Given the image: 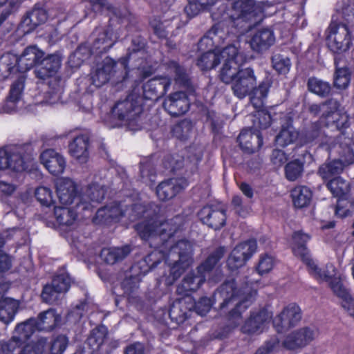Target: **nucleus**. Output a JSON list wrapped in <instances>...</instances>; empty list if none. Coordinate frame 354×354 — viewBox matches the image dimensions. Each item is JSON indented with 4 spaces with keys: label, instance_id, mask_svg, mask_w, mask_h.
Returning <instances> with one entry per match:
<instances>
[{
    "label": "nucleus",
    "instance_id": "f03ea898",
    "mask_svg": "<svg viewBox=\"0 0 354 354\" xmlns=\"http://www.w3.org/2000/svg\"><path fill=\"white\" fill-rule=\"evenodd\" d=\"M225 58L220 72V78L225 84H231L233 94L243 99L257 86V77L251 67L241 68L245 57L234 45H230L223 49L221 54Z\"/></svg>",
    "mask_w": 354,
    "mask_h": 354
},
{
    "label": "nucleus",
    "instance_id": "3c124183",
    "mask_svg": "<svg viewBox=\"0 0 354 354\" xmlns=\"http://www.w3.org/2000/svg\"><path fill=\"white\" fill-rule=\"evenodd\" d=\"M253 126L252 129L257 131L258 129H264L268 128L271 122L270 115L265 110H257L253 115Z\"/></svg>",
    "mask_w": 354,
    "mask_h": 354
},
{
    "label": "nucleus",
    "instance_id": "f3484780",
    "mask_svg": "<svg viewBox=\"0 0 354 354\" xmlns=\"http://www.w3.org/2000/svg\"><path fill=\"white\" fill-rule=\"evenodd\" d=\"M163 106L171 115L180 116L188 111L189 102L185 93L176 92L165 99Z\"/></svg>",
    "mask_w": 354,
    "mask_h": 354
},
{
    "label": "nucleus",
    "instance_id": "4468645a",
    "mask_svg": "<svg viewBox=\"0 0 354 354\" xmlns=\"http://www.w3.org/2000/svg\"><path fill=\"white\" fill-rule=\"evenodd\" d=\"M171 83L167 76H157L143 85V95L146 99L156 100L166 94Z\"/></svg>",
    "mask_w": 354,
    "mask_h": 354
},
{
    "label": "nucleus",
    "instance_id": "09e8293b",
    "mask_svg": "<svg viewBox=\"0 0 354 354\" xmlns=\"http://www.w3.org/2000/svg\"><path fill=\"white\" fill-rule=\"evenodd\" d=\"M303 171V163L299 160H294L288 162L285 167L286 178L289 181H295L301 176Z\"/></svg>",
    "mask_w": 354,
    "mask_h": 354
},
{
    "label": "nucleus",
    "instance_id": "473e14b6",
    "mask_svg": "<svg viewBox=\"0 0 354 354\" xmlns=\"http://www.w3.org/2000/svg\"><path fill=\"white\" fill-rule=\"evenodd\" d=\"M130 252L131 248L129 245L108 248L102 250L100 257L106 263L113 265L122 261Z\"/></svg>",
    "mask_w": 354,
    "mask_h": 354
},
{
    "label": "nucleus",
    "instance_id": "0eeeda50",
    "mask_svg": "<svg viewBox=\"0 0 354 354\" xmlns=\"http://www.w3.org/2000/svg\"><path fill=\"white\" fill-rule=\"evenodd\" d=\"M304 262L308 266L309 273L319 281L328 282L334 294L335 289H339L338 286H339V289L345 288L342 283L340 278L337 277L336 269L332 263H328L320 268L310 257L309 258L305 257Z\"/></svg>",
    "mask_w": 354,
    "mask_h": 354
},
{
    "label": "nucleus",
    "instance_id": "bf43d9fd",
    "mask_svg": "<svg viewBox=\"0 0 354 354\" xmlns=\"http://www.w3.org/2000/svg\"><path fill=\"white\" fill-rule=\"evenodd\" d=\"M35 194L38 201L43 205L48 207L54 203L53 192L47 187H39L36 189Z\"/></svg>",
    "mask_w": 354,
    "mask_h": 354
},
{
    "label": "nucleus",
    "instance_id": "69168bd1",
    "mask_svg": "<svg viewBox=\"0 0 354 354\" xmlns=\"http://www.w3.org/2000/svg\"><path fill=\"white\" fill-rule=\"evenodd\" d=\"M66 346V337L64 335H59L51 343L50 354H63Z\"/></svg>",
    "mask_w": 354,
    "mask_h": 354
},
{
    "label": "nucleus",
    "instance_id": "7c9ffc66",
    "mask_svg": "<svg viewBox=\"0 0 354 354\" xmlns=\"http://www.w3.org/2000/svg\"><path fill=\"white\" fill-rule=\"evenodd\" d=\"M238 141L241 147L248 153H253L263 144L261 136L257 133H252L249 130H243L239 137Z\"/></svg>",
    "mask_w": 354,
    "mask_h": 354
},
{
    "label": "nucleus",
    "instance_id": "dca6fc26",
    "mask_svg": "<svg viewBox=\"0 0 354 354\" xmlns=\"http://www.w3.org/2000/svg\"><path fill=\"white\" fill-rule=\"evenodd\" d=\"M198 216L203 223L216 230L221 229L225 224V211L213 205L202 208Z\"/></svg>",
    "mask_w": 354,
    "mask_h": 354
},
{
    "label": "nucleus",
    "instance_id": "bb28decb",
    "mask_svg": "<svg viewBox=\"0 0 354 354\" xmlns=\"http://www.w3.org/2000/svg\"><path fill=\"white\" fill-rule=\"evenodd\" d=\"M24 88V78L20 77L11 85L9 95L3 106L5 112L12 113L17 111L18 105L21 102Z\"/></svg>",
    "mask_w": 354,
    "mask_h": 354
},
{
    "label": "nucleus",
    "instance_id": "39448f33",
    "mask_svg": "<svg viewBox=\"0 0 354 354\" xmlns=\"http://www.w3.org/2000/svg\"><path fill=\"white\" fill-rule=\"evenodd\" d=\"M30 151L28 145H9L0 149V170L24 171L27 168Z\"/></svg>",
    "mask_w": 354,
    "mask_h": 354
},
{
    "label": "nucleus",
    "instance_id": "a19ab883",
    "mask_svg": "<svg viewBox=\"0 0 354 354\" xmlns=\"http://www.w3.org/2000/svg\"><path fill=\"white\" fill-rule=\"evenodd\" d=\"M35 319L31 318L24 323L18 324L15 330L13 337H17V339L24 344L33 334L37 327L35 326Z\"/></svg>",
    "mask_w": 354,
    "mask_h": 354
},
{
    "label": "nucleus",
    "instance_id": "49530a36",
    "mask_svg": "<svg viewBox=\"0 0 354 354\" xmlns=\"http://www.w3.org/2000/svg\"><path fill=\"white\" fill-rule=\"evenodd\" d=\"M308 88L310 92L322 97L328 95L331 90L330 85L328 82L316 77H310L308 79Z\"/></svg>",
    "mask_w": 354,
    "mask_h": 354
},
{
    "label": "nucleus",
    "instance_id": "603ef678",
    "mask_svg": "<svg viewBox=\"0 0 354 354\" xmlns=\"http://www.w3.org/2000/svg\"><path fill=\"white\" fill-rule=\"evenodd\" d=\"M339 288V286H338ZM335 295L342 299V306L348 312V313L354 317V299L352 298L348 290L335 289Z\"/></svg>",
    "mask_w": 354,
    "mask_h": 354
},
{
    "label": "nucleus",
    "instance_id": "f257e3e1",
    "mask_svg": "<svg viewBox=\"0 0 354 354\" xmlns=\"http://www.w3.org/2000/svg\"><path fill=\"white\" fill-rule=\"evenodd\" d=\"M131 220L144 217L146 220L136 224L135 229L143 240L159 239L163 241L160 249H155L140 262L143 274L155 268L162 259L169 267V275L166 283L172 285L193 263V245L187 240H180L165 251L170 239L176 232L177 227L171 226L168 221L162 222L152 216V211L142 204L136 203L129 209Z\"/></svg>",
    "mask_w": 354,
    "mask_h": 354
},
{
    "label": "nucleus",
    "instance_id": "5fc2aeb1",
    "mask_svg": "<svg viewBox=\"0 0 354 354\" xmlns=\"http://www.w3.org/2000/svg\"><path fill=\"white\" fill-rule=\"evenodd\" d=\"M192 300L191 297H185L175 301L171 306L169 312L171 319L176 321L183 319L186 315V312L182 308L187 301H191Z\"/></svg>",
    "mask_w": 354,
    "mask_h": 354
},
{
    "label": "nucleus",
    "instance_id": "ddd939ff",
    "mask_svg": "<svg viewBox=\"0 0 354 354\" xmlns=\"http://www.w3.org/2000/svg\"><path fill=\"white\" fill-rule=\"evenodd\" d=\"M301 319V311L299 306L290 304L273 319V325L279 333L295 326Z\"/></svg>",
    "mask_w": 354,
    "mask_h": 354
},
{
    "label": "nucleus",
    "instance_id": "5701e85b",
    "mask_svg": "<svg viewBox=\"0 0 354 354\" xmlns=\"http://www.w3.org/2000/svg\"><path fill=\"white\" fill-rule=\"evenodd\" d=\"M89 138L86 135L75 137L68 145L70 155L80 163H85L89 158Z\"/></svg>",
    "mask_w": 354,
    "mask_h": 354
},
{
    "label": "nucleus",
    "instance_id": "79ce46f5",
    "mask_svg": "<svg viewBox=\"0 0 354 354\" xmlns=\"http://www.w3.org/2000/svg\"><path fill=\"white\" fill-rule=\"evenodd\" d=\"M326 186L336 197H342L347 194L350 191V183L340 176L331 178L326 183Z\"/></svg>",
    "mask_w": 354,
    "mask_h": 354
},
{
    "label": "nucleus",
    "instance_id": "c9c22d12",
    "mask_svg": "<svg viewBox=\"0 0 354 354\" xmlns=\"http://www.w3.org/2000/svg\"><path fill=\"white\" fill-rule=\"evenodd\" d=\"M324 138V133L321 129L320 124L318 122H315L301 133L299 140L302 145L322 143Z\"/></svg>",
    "mask_w": 354,
    "mask_h": 354
},
{
    "label": "nucleus",
    "instance_id": "f704fd0d",
    "mask_svg": "<svg viewBox=\"0 0 354 354\" xmlns=\"http://www.w3.org/2000/svg\"><path fill=\"white\" fill-rule=\"evenodd\" d=\"M48 17L47 11L44 8L35 6L27 13L23 20V24L28 27V30H34L38 26L44 24Z\"/></svg>",
    "mask_w": 354,
    "mask_h": 354
},
{
    "label": "nucleus",
    "instance_id": "ea45409f",
    "mask_svg": "<svg viewBox=\"0 0 354 354\" xmlns=\"http://www.w3.org/2000/svg\"><path fill=\"white\" fill-rule=\"evenodd\" d=\"M54 214L57 223L62 226L74 227L76 225L77 213L69 207H55Z\"/></svg>",
    "mask_w": 354,
    "mask_h": 354
},
{
    "label": "nucleus",
    "instance_id": "e2e57ef3",
    "mask_svg": "<svg viewBox=\"0 0 354 354\" xmlns=\"http://www.w3.org/2000/svg\"><path fill=\"white\" fill-rule=\"evenodd\" d=\"M170 69L175 73V80L180 84L186 85L188 83V77L185 69L175 62H171Z\"/></svg>",
    "mask_w": 354,
    "mask_h": 354
},
{
    "label": "nucleus",
    "instance_id": "393cba45",
    "mask_svg": "<svg viewBox=\"0 0 354 354\" xmlns=\"http://www.w3.org/2000/svg\"><path fill=\"white\" fill-rule=\"evenodd\" d=\"M59 202L63 205L71 204L77 197V185L70 178H61L56 183Z\"/></svg>",
    "mask_w": 354,
    "mask_h": 354
},
{
    "label": "nucleus",
    "instance_id": "0e129e2a",
    "mask_svg": "<svg viewBox=\"0 0 354 354\" xmlns=\"http://www.w3.org/2000/svg\"><path fill=\"white\" fill-rule=\"evenodd\" d=\"M149 352L148 346L140 342L129 344L124 349V354H147Z\"/></svg>",
    "mask_w": 354,
    "mask_h": 354
},
{
    "label": "nucleus",
    "instance_id": "2f4dec72",
    "mask_svg": "<svg viewBox=\"0 0 354 354\" xmlns=\"http://www.w3.org/2000/svg\"><path fill=\"white\" fill-rule=\"evenodd\" d=\"M19 307L17 300L5 297L0 293V321L8 324L14 319L15 315Z\"/></svg>",
    "mask_w": 354,
    "mask_h": 354
},
{
    "label": "nucleus",
    "instance_id": "4d7b16f0",
    "mask_svg": "<svg viewBox=\"0 0 354 354\" xmlns=\"http://www.w3.org/2000/svg\"><path fill=\"white\" fill-rule=\"evenodd\" d=\"M71 278L66 273H62L55 276L50 285L57 288L63 295L66 293L71 286Z\"/></svg>",
    "mask_w": 354,
    "mask_h": 354
},
{
    "label": "nucleus",
    "instance_id": "7ed1b4c3",
    "mask_svg": "<svg viewBox=\"0 0 354 354\" xmlns=\"http://www.w3.org/2000/svg\"><path fill=\"white\" fill-rule=\"evenodd\" d=\"M268 6V3L254 0H234L230 9L226 10V6L222 5L218 13H213V17L219 21H230L235 26L246 30L262 21Z\"/></svg>",
    "mask_w": 354,
    "mask_h": 354
},
{
    "label": "nucleus",
    "instance_id": "6e6d98bb",
    "mask_svg": "<svg viewBox=\"0 0 354 354\" xmlns=\"http://www.w3.org/2000/svg\"><path fill=\"white\" fill-rule=\"evenodd\" d=\"M273 68L281 74H286L290 68V61L289 58L280 54H276L272 57Z\"/></svg>",
    "mask_w": 354,
    "mask_h": 354
},
{
    "label": "nucleus",
    "instance_id": "2eb2a0df",
    "mask_svg": "<svg viewBox=\"0 0 354 354\" xmlns=\"http://www.w3.org/2000/svg\"><path fill=\"white\" fill-rule=\"evenodd\" d=\"M354 161V156L348 151V158L342 157L341 159H335L332 161L322 164L318 169L317 174L326 183L331 178H335L342 172L346 165Z\"/></svg>",
    "mask_w": 354,
    "mask_h": 354
},
{
    "label": "nucleus",
    "instance_id": "338daca9",
    "mask_svg": "<svg viewBox=\"0 0 354 354\" xmlns=\"http://www.w3.org/2000/svg\"><path fill=\"white\" fill-rule=\"evenodd\" d=\"M274 259L271 256L263 255L260 257L257 271L260 274L269 272L273 268Z\"/></svg>",
    "mask_w": 354,
    "mask_h": 354
},
{
    "label": "nucleus",
    "instance_id": "20e7f679",
    "mask_svg": "<svg viewBox=\"0 0 354 354\" xmlns=\"http://www.w3.org/2000/svg\"><path fill=\"white\" fill-rule=\"evenodd\" d=\"M249 286L242 291L236 289L234 280L224 282L214 292L213 298L215 303H218L220 310L225 313L234 306L227 315L228 326L230 328L237 327L241 321V307L244 304L243 310L247 308L250 299L256 295Z\"/></svg>",
    "mask_w": 354,
    "mask_h": 354
},
{
    "label": "nucleus",
    "instance_id": "774afa93",
    "mask_svg": "<svg viewBox=\"0 0 354 354\" xmlns=\"http://www.w3.org/2000/svg\"><path fill=\"white\" fill-rule=\"evenodd\" d=\"M333 118H335V127L339 130L344 131L349 126V115L346 113H341L337 111V113H335Z\"/></svg>",
    "mask_w": 354,
    "mask_h": 354
},
{
    "label": "nucleus",
    "instance_id": "e433bc0d",
    "mask_svg": "<svg viewBox=\"0 0 354 354\" xmlns=\"http://www.w3.org/2000/svg\"><path fill=\"white\" fill-rule=\"evenodd\" d=\"M35 326L39 330H50L53 329L59 321V317L53 309H48L41 313L35 319Z\"/></svg>",
    "mask_w": 354,
    "mask_h": 354
},
{
    "label": "nucleus",
    "instance_id": "8fccbe9b",
    "mask_svg": "<svg viewBox=\"0 0 354 354\" xmlns=\"http://www.w3.org/2000/svg\"><path fill=\"white\" fill-rule=\"evenodd\" d=\"M151 26L153 28V33L160 39L167 38L169 32L172 28L171 21L169 20H160L159 19H153L151 21Z\"/></svg>",
    "mask_w": 354,
    "mask_h": 354
},
{
    "label": "nucleus",
    "instance_id": "9b49d317",
    "mask_svg": "<svg viewBox=\"0 0 354 354\" xmlns=\"http://www.w3.org/2000/svg\"><path fill=\"white\" fill-rule=\"evenodd\" d=\"M272 317V313L265 308L252 311L242 325L241 330L249 335H259L264 331Z\"/></svg>",
    "mask_w": 354,
    "mask_h": 354
},
{
    "label": "nucleus",
    "instance_id": "13d9d810",
    "mask_svg": "<svg viewBox=\"0 0 354 354\" xmlns=\"http://www.w3.org/2000/svg\"><path fill=\"white\" fill-rule=\"evenodd\" d=\"M63 294L50 284L45 286L41 293V298L46 303L53 304L56 303Z\"/></svg>",
    "mask_w": 354,
    "mask_h": 354
},
{
    "label": "nucleus",
    "instance_id": "6e6552de",
    "mask_svg": "<svg viewBox=\"0 0 354 354\" xmlns=\"http://www.w3.org/2000/svg\"><path fill=\"white\" fill-rule=\"evenodd\" d=\"M142 109L137 99L132 95L118 102L112 109V115L121 123L129 124L142 113Z\"/></svg>",
    "mask_w": 354,
    "mask_h": 354
},
{
    "label": "nucleus",
    "instance_id": "a211bd4d",
    "mask_svg": "<svg viewBox=\"0 0 354 354\" xmlns=\"http://www.w3.org/2000/svg\"><path fill=\"white\" fill-rule=\"evenodd\" d=\"M183 178H171L160 183L156 188V194L161 201H168L187 187Z\"/></svg>",
    "mask_w": 354,
    "mask_h": 354
},
{
    "label": "nucleus",
    "instance_id": "37998d69",
    "mask_svg": "<svg viewBox=\"0 0 354 354\" xmlns=\"http://www.w3.org/2000/svg\"><path fill=\"white\" fill-rule=\"evenodd\" d=\"M225 253V249L224 247L216 248L203 263L198 266V272L203 273L206 276V274L212 270L220 259L224 256Z\"/></svg>",
    "mask_w": 354,
    "mask_h": 354
},
{
    "label": "nucleus",
    "instance_id": "a18cd8bd",
    "mask_svg": "<svg viewBox=\"0 0 354 354\" xmlns=\"http://www.w3.org/2000/svg\"><path fill=\"white\" fill-rule=\"evenodd\" d=\"M106 335L107 329L106 327L102 326L96 328L91 331V335L88 337L87 344L93 351H97L104 344Z\"/></svg>",
    "mask_w": 354,
    "mask_h": 354
},
{
    "label": "nucleus",
    "instance_id": "cd10ccee",
    "mask_svg": "<svg viewBox=\"0 0 354 354\" xmlns=\"http://www.w3.org/2000/svg\"><path fill=\"white\" fill-rule=\"evenodd\" d=\"M44 53L36 46L27 47L17 61V66L21 73L26 72L39 63Z\"/></svg>",
    "mask_w": 354,
    "mask_h": 354
},
{
    "label": "nucleus",
    "instance_id": "680f3d73",
    "mask_svg": "<svg viewBox=\"0 0 354 354\" xmlns=\"http://www.w3.org/2000/svg\"><path fill=\"white\" fill-rule=\"evenodd\" d=\"M192 126L189 122L183 121L176 125L174 128V136L180 140H187L189 136Z\"/></svg>",
    "mask_w": 354,
    "mask_h": 354
},
{
    "label": "nucleus",
    "instance_id": "423d86ee",
    "mask_svg": "<svg viewBox=\"0 0 354 354\" xmlns=\"http://www.w3.org/2000/svg\"><path fill=\"white\" fill-rule=\"evenodd\" d=\"M132 55L133 54H130L128 57H122L118 62L106 57L101 63L97 64L95 70L91 73L93 84L97 87L102 86L109 80L111 75L118 70H122L126 73L129 59Z\"/></svg>",
    "mask_w": 354,
    "mask_h": 354
},
{
    "label": "nucleus",
    "instance_id": "f8f14e48",
    "mask_svg": "<svg viewBox=\"0 0 354 354\" xmlns=\"http://www.w3.org/2000/svg\"><path fill=\"white\" fill-rule=\"evenodd\" d=\"M257 250V242L249 240L238 244L231 252L227 265L230 270H234L242 267Z\"/></svg>",
    "mask_w": 354,
    "mask_h": 354
},
{
    "label": "nucleus",
    "instance_id": "c756f323",
    "mask_svg": "<svg viewBox=\"0 0 354 354\" xmlns=\"http://www.w3.org/2000/svg\"><path fill=\"white\" fill-rule=\"evenodd\" d=\"M127 209L123 210L121 204L118 203H112L97 210L96 213V219L99 222H111L118 221L120 217L126 214Z\"/></svg>",
    "mask_w": 354,
    "mask_h": 354
},
{
    "label": "nucleus",
    "instance_id": "c85d7f7f",
    "mask_svg": "<svg viewBox=\"0 0 354 354\" xmlns=\"http://www.w3.org/2000/svg\"><path fill=\"white\" fill-rule=\"evenodd\" d=\"M118 37L114 35L113 29L108 28L100 32L95 39L92 47V53L102 54L107 52L117 41Z\"/></svg>",
    "mask_w": 354,
    "mask_h": 354
},
{
    "label": "nucleus",
    "instance_id": "1a4fd4ad",
    "mask_svg": "<svg viewBox=\"0 0 354 354\" xmlns=\"http://www.w3.org/2000/svg\"><path fill=\"white\" fill-rule=\"evenodd\" d=\"M328 29L327 41L330 49L335 53L346 50L351 43L348 26L345 24H331Z\"/></svg>",
    "mask_w": 354,
    "mask_h": 354
},
{
    "label": "nucleus",
    "instance_id": "864d4df0",
    "mask_svg": "<svg viewBox=\"0 0 354 354\" xmlns=\"http://www.w3.org/2000/svg\"><path fill=\"white\" fill-rule=\"evenodd\" d=\"M351 80V73L346 67L337 68L334 77V86L339 89L348 87Z\"/></svg>",
    "mask_w": 354,
    "mask_h": 354
},
{
    "label": "nucleus",
    "instance_id": "4c0bfd02",
    "mask_svg": "<svg viewBox=\"0 0 354 354\" xmlns=\"http://www.w3.org/2000/svg\"><path fill=\"white\" fill-rule=\"evenodd\" d=\"M223 48L221 50L208 51L203 54L197 61V65L202 70H209L216 67L221 60L225 63V58L223 57Z\"/></svg>",
    "mask_w": 354,
    "mask_h": 354
},
{
    "label": "nucleus",
    "instance_id": "412c9836",
    "mask_svg": "<svg viewBox=\"0 0 354 354\" xmlns=\"http://www.w3.org/2000/svg\"><path fill=\"white\" fill-rule=\"evenodd\" d=\"M105 189L103 186L93 183L88 186L80 198L77 206L82 207V209H88L99 204L104 198Z\"/></svg>",
    "mask_w": 354,
    "mask_h": 354
},
{
    "label": "nucleus",
    "instance_id": "4be33fe9",
    "mask_svg": "<svg viewBox=\"0 0 354 354\" xmlns=\"http://www.w3.org/2000/svg\"><path fill=\"white\" fill-rule=\"evenodd\" d=\"M339 106V104L336 100L330 99L320 105H312L310 110L315 112L322 111V116L318 123L327 127H332L335 126L336 120L333 115L337 113Z\"/></svg>",
    "mask_w": 354,
    "mask_h": 354
},
{
    "label": "nucleus",
    "instance_id": "aec40b11",
    "mask_svg": "<svg viewBox=\"0 0 354 354\" xmlns=\"http://www.w3.org/2000/svg\"><path fill=\"white\" fill-rule=\"evenodd\" d=\"M40 160L50 173L59 175L64 172L66 162L64 157L54 149H46L40 155Z\"/></svg>",
    "mask_w": 354,
    "mask_h": 354
},
{
    "label": "nucleus",
    "instance_id": "de8ad7c7",
    "mask_svg": "<svg viewBox=\"0 0 354 354\" xmlns=\"http://www.w3.org/2000/svg\"><path fill=\"white\" fill-rule=\"evenodd\" d=\"M298 137V133L292 126L282 128L276 136L275 141L277 145L286 147L292 143Z\"/></svg>",
    "mask_w": 354,
    "mask_h": 354
},
{
    "label": "nucleus",
    "instance_id": "052dcab7",
    "mask_svg": "<svg viewBox=\"0 0 354 354\" xmlns=\"http://www.w3.org/2000/svg\"><path fill=\"white\" fill-rule=\"evenodd\" d=\"M184 158L182 156L175 153L168 156L163 160L164 167L171 171H174L184 166Z\"/></svg>",
    "mask_w": 354,
    "mask_h": 354
},
{
    "label": "nucleus",
    "instance_id": "9d476101",
    "mask_svg": "<svg viewBox=\"0 0 354 354\" xmlns=\"http://www.w3.org/2000/svg\"><path fill=\"white\" fill-rule=\"evenodd\" d=\"M318 334L315 327H303L288 334L283 345L288 350H300L313 342Z\"/></svg>",
    "mask_w": 354,
    "mask_h": 354
},
{
    "label": "nucleus",
    "instance_id": "58836bf2",
    "mask_svg": "<svg viewBox=\"0 0 354 354\" xmlns=\"http://www.w3.org/2000/svg\"><path fill=\"white\" fill-rule=\"evenodd\" d=\"M270 86V80L267 78L261 82L258 87L254 88L252 92L250 102L255 109L262 110L261 109L264 105V100L268 95Z\"/></svg>",
    "mask_w": 354,
    "mask_h": 354
},
{
    "label": "nucleus",
    "instance_id": "a878e982",
    "mask_svg": "<svg viewBox=\"0 0 354 354\" xmlns=\"http://www.w3.org/2000/svg\"><path fill=\"white\" fill-rule=\"evenodd\" d=\"M60 66V57L57 55H50L41 60L35 73L38 78L45 80L54 75L59 70Z\"/></svg>",
    "mask_w": 354,
    "mask_h": 354
},
{
    "label": "nucleus",
    "instance_id": "72a5a7b5",
    "mask_svg": "<svg viewBox=\"0 0 354 354\" xmlns=\"http://www.w3.org/2000/svg\"><path fill=\"white\" fill-rule=\"evenodd\" d=\"M310 239V236L308 234L304 233L303 231H296L292 236V248L294 254L299 257L304 261L305 257L309 258L310 254L307 249L306 244Z\"/></svg>",
    "mask_w": 354,
    "mask_h": 354
},
{
    "label": "nucleus",
    "instance_id": "b1692460",
    "mask_svg": "<svg viewBox=\"0 0 354 354\" xmlns=\"http://www.w3.org/2000/svg\"><path fill=\"white\" fill-rule=\"evenodd\" d=\"M205 275L203 273L190 272L183 278L181 283L177 286L178 295L187 296L191 292L197 290L205 281Z\"/></svg>",
    "mask_w": 354,
    "mask_h": 354
},
{
    "label": "nucleus",
    "instance_id": "6ab92c4d",
    "mask_svg": "<svg viewBox=\"0 0 354 354\" xmlns=\"http://www.w3.org/2000/svg\"><path fill=\"white\" fill-rule=\"evenodd\" d=\"M275 42L274 32L270 28H262L257 30L249 41L252 50L263 53L269 49Z\"/></svg>",
    "mask_w": 354,
    "mask_h": 354
},
{
    "label": "nucleus",
    "instance_id": "c03bdc74",
    "mask_svg": "<svg viewBox=\"0 0 354 354\" xmlns=\"http://www.w3.org/2000/svg\"><path fill=\"white\" fill-rule=\"evenodd\" d=\"M292 197L296 207L302 208L310 203L312 197L310 190L304 186L295 187L292 191Z\"/></svg>",
    "mask_w": 354,
    "mask_h": 354
}]
</instances>
